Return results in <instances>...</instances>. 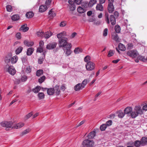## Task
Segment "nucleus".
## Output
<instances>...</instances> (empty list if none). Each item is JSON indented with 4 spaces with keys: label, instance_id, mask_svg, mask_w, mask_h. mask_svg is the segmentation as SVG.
Listing matches in <instances>:
<instances>
[{
    "label": "nucleus",
    "instance_id": "nucleus-1",
    "mask_svg": "<svg viewBox=\"0 0 147 147\" xmlns=\"http://www.w3.org/2000/svg\"><path fill=\"white\" fill-rule=\"evenodd\" d=\"M66 33L63 31L57 34L58 39V42L59 47H65L69 44L67 42V38L66 37Z\"/></svg>",
    "mask_w": 147,
    "mask_h": 147
},
{
    "label": "nucleus",
    "instance_id": "nucleus-2",
    "mask_svg": "<svg viewBox=\"0 0 147 147\" xmlns=\"http://www.w3.org/2000/svg\"><path fill=\"white\" fill-rule=\"evenodd\" d=\"M144 113L142 109V107L140 105L136 106L134 108L133 110L131 113V116L133 118H135L138 115H141Z\"/></svg>",
    "mask_w": 147,
    "mask_h": 147
},
{
    "label": "nucleus",
    "instance_id": "nucleus-3",
    "mask_svg": "<svg viewBox=\"0 0 147 147\" xmlns=\"http://www.w3.org/2000/svg\"><path fill=\"white\" fill-rule=\"evenodd\" d=\"M11 54H9L7 55L5 58V61L8 64L11 61L12 64H14L17 62L18 60V57L15 55L12 57Z\"/></svg>",
    "mask_w": 147,
    "mask_h": 147
},
{
    "label": "nucleus",
    "instance_id": "nucleus-4",
    "mask_svg": "<svg viewBox=\"0 0 147 147\" xmlns=\"http://www.w3.org/2000/svg\"><path fill=\"white\" fill-rule=\"evenodd\" d=\"M1 125L2 127H5V129L6 130H9L13 129V124L12 122H3L1 123Z\"/></svg>",
    "mask_w": 147,
    "mask_h": 147
},
{
    "label": "nucleus",
    "instance_id": "nucleus-5",
    "mask_svg": "<svg viewBox=\"0 0 147 147\" xmlns=\"http://www.w3.org/2000/svg\"><path fill=\"white\" fill-rule=\"evenodd\" d=\"M126 55L132 58H136L138 55V51L136 50H129L126 52Z\"/></svg>",
    "mask_w": 147,
    "mask_h": 147
},
{
    "label": "nucleus",
    "instance_id": "nucleus-6",
    "mask_svg": "<svg viewBox=\"0 0 147 147\" xmlns=\"http://www.w3.org/2000/svg\"><path fill=\"white\" fill-rule=\"evenodd\" d=\"M72 47L70 43H69L67 45V47L66 48H64L63 50L64 53H65V56L67 57L70 55L72 51L71 50Z\"/></svg>",
    "mask_w": 147,
    "mask_h": 147
},
{
    "label": "nucleus",
    "instance_id": "nucleus-7",
    "mask_svg": "<svg viewBox=\"0 0 147 147\" xmlns=\"http://www.w3.org/2000/svg\"><path fill=\"white\" fill-rule=\"evenodd\" d=\"M85 67L87 70L91 71L94 70L95 67V64L92 61H89L85 65Z\"/></svg>",
    "mask_w": 147,
    "mask_h": 147
},
{
    "label": "nucleus",
    "instance_id": "nucleus-8",
    "mask_svg": "<svg viewBox=\"0 0 147 147\" xmlns=\"http://www.w3.org/2000/svg\"><path fill=\"white\" fill-rule=\"evenodd\" d=\"M82 144L84 147H91L94 145V143L92 140L86 139L83 141Z\"/></svg>",
    "mask_w": 147,
    "mask_h": 147
},
{
    "label": "nucleus",
    "instance_id": "nucleus-9",
    "mask_svg": "<svg viewBox=\"0 0 147 147\" xmlns=\"http://www.w3.org/2000/svg\"><path fill=\"white\" fill-rule=\"evenodd\" d=\"M5 67L6 68L8 67L7 70L8 72L11 75H14L16 73L15 69L13 66H10L9 67V65H6Z\"/></svg>",
    "mask_w": 147,
    "mask_h": 147
},
{
    "label": "nucleus",
    "instance_id": "nucleus-10",
    "mask_svg": "<svg viewBox=\"0 0 147 147\" xmlns=\"http://www.w3.org/2000/svg\"><path fill=\"white\" fill-rule=\"evenodd\" d=\"M57 45L56 42H53L48 44L46 46L47 49L49 50H51L55 48Z\"/></svg>",
    "mask_w": 147,
    "mask_h": 147
},
{
    "label": "nucleus",
    "instance_id": "nucleus-11",
    "mask_svg": "<svg viewBox=\"0 0 147 147\" xmlns=\"http://www.w3.org/2000/svg\"><path fill=\"white\" fill-rule=\"evenodd\" d=\"M84 88H83L82 84H81L80 83H79L76 85H75L74 87V89L75 91H79L81 89H82Z\"/></svg>",
    "mask_w": 147,
    "mask_h": 147
},
{
    "label": "nucleus",
    "instance_id": "nucleus-12",
    "mask_svg": "<svg viewBox=\"0 0 147 147\" xmlns=\"http://www.w3.org/2000/svg\"><path fill=\"white\" fill-rule=\"evenodd\" d=\"M24 125V123L22 122L18 123L16 124L13 125V129H17L23 127Z\"/></svg>",
    "mask_w": 147,
    "mask_h": 147
},
{
    "label": "nucleus",
    "instance_id": "nucleus-13",
    "mask_svg": "<svg viewBox=\"0 0 147 147\" xmlns=\"http://www.w3.org/2000/svg\"><path fill=\"white\" fill-rule=\"evenodd\" d=\"M54 89V93H55L57 95H59L60 93L59 86L58 85H56Z\"/></svg>",
    "mask_w": 147,
    "mask_h": 147
},
{
    "label": "nucleus",
    "instance_id": "nucleus-14",
    "mask_svg": "<svg viewBox=\"0 0 147 147\" xmlns=\"http://www.w3.org/2000/svg\"><path fill=\"white\" fill-rule=\"evenodd\" d=\"M47 9L46 5H42L40 6L39 11L40 12H43L45 11Z\"/></svg>",
    "mask_w": 147,
    "mask_h": 147
},
{
    "label": "nucleus",
    "instance_id": "nucleus-15",
    "mask_svg": "<svg viewBox=\"0 0 147 147\" xmlns=\"http://www.w3.org/2000/svg\"><path fill=\"white\" fill-rule=\"evenodd\" d=\"M107 9L109 13H112L114 9L113 4H108Z\"/></svg>",
    "mask_w": 147,
    "mask_h": 147
},
{
    "label": "nucleus",
    "instance_id": "nucleus-16",
    "mask_svg": "<svg viewBox=\"0 0 147 147\" xmlns=\"http://www.w3.org/2000/svg\"><path fill=\"white\" fill-rule=\"evenodd\" d=\"M132 108L131 107H127L124 110V112L125 114H128L131 113L132 111Z\"/></svg>",
    "mask_w": 147,
    "mask_h": 147
},
{
    "label": "nucleus",
    "instance_id": "nucleus-17",
    "mask_svg": "<svg viewBox=\"0 0 147 147\" xmlns=\"http://www.w3.org/2000/svg\"><path fill=\"white\" fill-rule=\"evenodd\" d=\"M20 30H22L23 32H26L29 29L28 27H27V25L26 24L22 26L20 28Z\"/></svg>",
    "mask_w": 147,
    "mask_h": 147
},
{
    "label": "nucleus",
    "instance_id": "nucleus-18",
    "mask_svg": "<svg viewBox=\"0 0 147 147\" xmlns=\"http://www.w3.org/2000/svg\"><path fill=\"white\" fill-rule=\"evenodd\" d=\"M47 92L48 95H53L54 93V88H48Z\"/></svg>",
    "mask_w": 147,
    "mask_h": 147
},
{
    "label": "nucleus",
    "instance_id": "nucleus-19",
    "mask_svg": "<svg viewBox=\"0 0 147 147\" xmlns=\"http://www.w3.org/2000/svg\"><path fill=\"white\" fill-rule=\"evenodd\" d=\"M110 19L111 24L112 25H114L115 24V18L114 16L113 15L110 16Z\"/></svg>",
    "mask_w": 147,
    "mask_h": 147
},
{
    "label": "nucleus",
    "instance_id": "nucleus-20",
    "mask_svg": "<svg viewBox=\"0 0 147 147\" xmlns=\"http://www.w3.org/2000/svg\"><path fill=\"white\" fill-rule=\"evenodd\" d=\"M141 145L144 146L147 143V137H142L141 140Z\"/></svg>",
    "mask_w": 147,
    "mask_h": 147
},
{
    "label": "nucleus",
    "instance_id": "nucleus-21",
    "mask_svg": "<svg viewBox=\"0 0 147 147\" xmlns=\"http://www.w3.org/2000/svg\"><path fill=\"white\" fill-rule=\"evenodd\" d=\"M52 35V33L50 31H47L44 33V37L46 38H48Z\"/></svg>",
    "mask_w": 147,
    "mask_h": 147
},
{
    "label": "nucleus",
    "instance_id": "nucleus-22",
    "mask_svg": "<svg viewBox=\"0 0 147 147\" xmlns=\"http://www.w3.org/2000/svg\"><path fill=\"white\" fill-rule=\"evenodd\" d=\"M102 4H97L96 7V9L97 10H99L100 11H102L103 10V8L101 5Z\"/></svg>",
    "mask_w": 147,
    "mask_h": 147
},
{
    "label": "nucleus",
    "instance_id": "nucleus-23",
    "mask_svg": "<svg viewBox=\"0 0 147 147\" xmlns=\"http://www.w3.org/2000/svg\"><path fill=\"white\" fill-rule=\"evenodd\" d=\"M82 51V49L79 47H77L75 48L74 51V53L76 54H78L80 53H81Z\"/></svg>",
    "mask_w": 147,
    "mask_h": 147
},
{
    "label": "nucleus",
    "instance_id": "nucleus-24",
    "mask_svg": "<svg viewBox=\"0 0 147 147\" xmlns=\"http://www.w3.org/2000/svg\"><path fill=\"white\" fill-rule=\"evenodd\" d=\"M96 0H90L88 4V6L89 7H92L96 4Z\"/></svg>",
    "mask_w": 147,
    "mask_h": 147
},
{
    "label": "nucleus",
    "instance_id": "nucleus-25",
    "mask_svg": "<svg viewBox=\"0 0 147 147\" xmlns=\"http://www.w3.org/2000/svg\"><path fill=\"white\" fill-rule=\"evenodd\" d=\"M34 51V49L30 47L28 49L27 51V55H30Z\"/></svg>",
    "mask_w": 147,
    "mask_h": 147
},
{
    "label": "nucleus",
    "instance_id": "nucleus-26",
    "mask_svg": "<svg viewBox=\"0 0 147 147\" xmlns=\"http://www.w3.org/2000/svg\"><path fill=\"white\" fill-rule=\"evenodd\" d=\"M24 45L27 46H32L34 45V42H29L27 40H24Z\"/></svg>",
    "mask_w": 147,
    "mask_h": 147
},
{
    "label": "nucleus",
    "instance_id": "nucleus-27",
    "mask_svg": "<svg viewBox=\"0 0 147 147\" xmlns=\"http://www.w3.org/2000/svg\"><path fill=\"white\" fill-rule=\"evenodd\" d=\"M118 47L119 49L122 51H124L126 49V48L125 46L121 43L119 44Z\"/></svg>",
    "mask_w": 147,
    "mask_h": 147
},
{
    "label": "nucleus",
    "instance_id": "nucleus-28",
    "mask_svg": "<svg viewBox=\"0 0 147 147\" xmlns=\"http://www.w3.org/2000/svg\"><path fill=\"white\" fill-rule=\"evenodd\" d=\"M34 13L30 11L27 13L26 14V17L27 18H32L34 16Z\"/></svg>",
    "mask_w": 147,
    "mask_h": 147
},
{
    "label": "nucleus",
    "instance_id": "nucleus-29",
    "mask_svg": "<svg viewBox=\"0 0 147 147\" xmlns=\"http://www.w3.org/2000/svg\"><path fill=\"white\" fill-rule=\"evenodd\" d=\"M95 134L96 133L95 131H92L88 135V137L89 138H93L95 136Z\"/></svg>",
    "mask_w": 147,
    "mask_h": 147
},
{
    "label": "nucleus",
    "instance_id": "nucleus-30",
    "mask_svg": "<svg viewBox=\"0 0 147 147\" xmlns=\"http://www.w3.org/2000/svg\"><path fill=\"white\" fill-rule=\"evenodd\" d=\"M68 7L70 11H74L76 9V6L75 5H68Z\"/></svg>",
    "mask_w": 147,
    "mask_h": 147
},
{
    "label": "nucleus",
    "instance_id": "nucleus-31",
    "mask_svg": "<svg viewBox=\"0 0 147 147\" xmlns=\"http://www.w3.org/2000/svg\"><path fill=\"white\" fill-rule=\"evenodd\" d=\"M40 89L41 87L40 86H37L33 89L32 90V91L36 93L38 92Z\"/></svg>",
    "mask_w": 147,
    "mask_h": 147
},
{
    "label": "nucleus",
    "instance_id": "nucleus-32",
    "mask_svg": "<svg viewBox=\"0 0 147 147\" xmlns=\"http://www.w3.org/2000/svg\"><path fill=\"white\" fill-rule=\"evenodd\" d=\"M142 109L143 111H147V103L146 102H144L142 104Z\"/></svg>",
    "mask_w": 147,
    "mask_h": 147
},
{
    "label": "nucleus",
    "instance_id": "nucleus-33",
    "mask_svg": "<svg viewBox=\"0 0 147 147\" xmlns=\"http://www.w3.org/2000/svg\"><path fill=\"white\" fill-rule=\"evenodd\" d=\"M23 48L22 47H20L16 50L15 52L16 55H18L21 52Z\"/></svg>",
    "mask_w": 147,
    "mask_h": 147
},
{
    "label": "nucleus",
    "instance_id": "nucleus-34",
    "mask_svg": "<svg viewBox=\"0 0 147 147\" xmlns=\"http://www.w3.org/2000/svg\"><path fill=\"white\" fill-rule=\"evenodd\" d=\"M11 18L13 20L15 21L19 20L20 17L18 15H14L11 17Z\"/></svg>",
    "mask_w": 147,
    "mask_h": 147
},
{
    "label": "nucleus",
    "instance_id": "nucleus-35",
    "mask_svg": "<svg viewBox=\"0 0 147 147\" xmlns=\"http://www.w3.org/2000/svg\"><path fill=\"white\" fill-rule=\"evenodd\" d=\"M77 10L78 12L80 13H83L85 11V9L80 6L78 7Z\"/></svg>",
    "mask_w": 147,
    "mask_h": 147
},
{
    "label": "nucleus",
    "instance_id": "nucleus-36",
    "mask_svg": "<svg viewBox=\"0 0 147 147\" xmlns=\"http://www.w3.org/2000/svg\"><path fill=\"white\" fill-rule=\"evenodd\" d=\"M115 29L116 32L117 33H119L120 32L121 28L120 26L118 25H116L115 27Z\"/></svg>",
    "mask_w": 147,
    "mask_h": 147
},
{
    "label": "nucleus",
    "instance_id": "nucleus-37",
    "mask_svg": "<svg viewBox=\"0 0 147 147\" xmlns=\"http://www.w3.org/2000/svg\"><path fill=\"white\" fill-rule=\"evenodd\" d=\"M134 146L136 147H139L141 145V142L140 140H136L134 143Z\"/></svg>",
    "mask_w": 147,
    "mask_h": 147
},
{
    "label": "nucleus",
    "instance_id": "nucleus-38",
    "mask_svg": "<svg viewBox=\"0 0 147 147\" xmlns=\"http://www.w3.org/2000/svg\"><path fill=\"white\" fill-rule=\"evenodd\" d=\"M43 71L42 69L38 70L36 72V75L38 76H40L43 74Z\"/></svg>",
    "mask_w": 147,
    "mask_h": 147
},
{
    "label": "nucleus",
    "instance_id": "nucleus-39",
    "mask_svg": "<svg viewBox=\"0 0 147 147\" xmlns=\"http://www.w3.org/2000/svg\"><path fill=\"white\" fill-rule=\"evenodd\" d=\"M89 81V80L87 79H84L82 82L81 84H82L83 88H84L85 86L87 84V83Z\"/></svg>",
    "mask_w": 147,
    "mask_h": 147
},
{
    "label": "nucleus",
    "instance_id": "nucleus-40",
    "mask_svg": "<svg viewBox=\"0 0 147 147\" xmlns=\"http://www.w3.org/2000/svg\"><path fill=\"white\" fill-rule=\"evenodd\" d=\"M52 9L50 10L49 12V14L50 17L53 18L55 16L56 14L54 12L52 11Z\"/></svg>",
    "mask_w": 147,
    "mask_h": 147
},
{
    "label": "nucleus",
    "instance_id": "nucleus-41",
    "mask_svg": "<svg viewBox=\"0 0 147 147\" xmlns=\"http://www.w3.org/2000/svg\"><path fill=\"white\" fill-rule=\"evenodd\" d=\"M38 98L40 99H42L44 98L45 95L42 92H39L38 94Z\"/></svg>",
    "mask_w": 147,
    "mask_h": 147
},
{
    "label": "nucleus",
    "instance_id": "nucleus-42",
    "mask_svg": "<svg viewBox=\"0 0 147 147\" xmlns=\"http://www.w3.org/2000/svg\"><path fill=\"white\" fill-rule=\"evenodd\" d=\"M125 115L124 113L121 111H119L118 112V116L120 118H123Z\"/></svg>",
    "mask_w": 147,
    "mask_h": 147
},
{
    "label": "nucleus",
    "instance_id": "nucleus-43",
    "mask_svg": "<svg viewBox=\"0 0 147 147\" xmlns=\"http://www.w3.org/2000/svg\"><path fill=\"white\" fill-rule=\"evenodd\" d=\"M107 127V125L105 124H103L100 127V129L102 131H105Z\"/></svg>",
    "mask_w": 147,
    "mask_h": 147
},
{
    "label": "nucleus",
    "instance_id": "nucleus-44",
    "mask_svg": "<svg viewBox=\"0 0 147 147\" xmlns=\"http://www.w3.org/2000/svg\"><path fill=\"white\" fill-rule=\"evenodd\" d=\"M91 60V57L89 56H87L85 57L84 58V61L87 63L90 61Z\"/></svg>",
    "mask_w": 147,
    "mask_h": 147
},
{
    "label": "nucleus",
    "instance_id": "nucleus-45",
    "mask_svg": "<svg viewBox=\"0 0 147 147\" xmlns=\"http://www.w3.org/2000/svg\"><path fill=\"white\" fill-rule=\"evenodd\" d=\"M36 34L38 36L44 37V33L41 31L38 32Z\"/></svg>",
    "mask_w": 147,
    "mask_h": 147
},
{
    "label": "nucleus",
    "instance_id": "nucleus-46",
    "mask_svg": "<svg viewBox=\"0 0 147 147\" xmlns=\"http://www.w3.org/2000/svg\"><path fill=\"white\" fill-rule=\"evenodd\" d=\"M113 39L117 42H119V40L118 35L116 34H115L114 36Z\"/></svg>",
    "mask_w": 147,
    "mask_h": 147
},
{
    "label": "nucleus",
    "instance_id": "nucleus-47",
    "mask_svg": "<svg viewBox=\"0 0 147 147\" xmlns=\"http://www.w3.org/2000/svg\"><path fill=\"white\" fill-rule=\"evenodd\" d=\"M45 76H43L40 77L38 79V82L40 83H42L45 80Z\"/></svg>",
    "mask_w": 147,
    "mask_h": 147
},
{
    "label": "nucleus",
    "instance_id": "nucleus-48",
    "mask_svg": "<svg viewBox=\"0 0 147 147\" xmlns=\"http://www.w3.org/2000/svg\"><path fill=\"white\" fill-rule=\"evenodd\" d=\"M7 10L9 12H11L12 10V6L10 5H8L6 7Z\"/></svg>",
    "mask_w": 147,
    "mask_h": 147
},
{
    "label": "nucleus",
    "instance_id": "nucleus-49",
    "mask_svg": "<svg viewBox=\"0 0 147 147\" xmlns=\"http://www.w3.org/2000/svg\"><path fill=\"white\" fill-rule=\"evenodd\" d=\"M26 71L27 73H30L31 72L32 69L30 66H28L27 67L26 69Z\"/></svg>",
    "mask_w": 147,
    "mask_h": 147
},
{
    "label": "nucleus",
    "instance_id": "nucleus-50",
    "mask_svg": "<svg viewBox=\"0 0 147 147\" xmlns=\"http://www.w3.org/2000/svg\"><path fill=\"white\" fill-rule=\"evenodd\" d=\"M114 51L112 50H110L108 53V56L109 57L113 56L114 54Z\"/></svg>",
    "mask_w": 147,
    "mask_h": 147
},
{
    "label": "nucleus",
    "instance_id": "nucleus-51",
    "mask_svg": "<svg viewBox=\"0 0 147 147\" xmlns=\"http://www.w3.org/2000/svg\"><path fill=\"white\" fill-rule=\"evenodd\" d=\"M30 131V129H27L25 130H24L22 133V135H25L29 133Z\"/></svg>",
    "mask_w": 147,
    "mask_h": 147
},
{
    "label": "nucleus",
    "instance_id": "nucleus-52",
    "mask_svg": "<svg viewBox=\"0 0 147 147\" xmlns=\"http://www.w3.org/2000/svg\"><path fill=\"white\" fill-rule=\"evenodd\" d=\"M105 20L107 22V24H109L110 23V22L109 18V14L107 13H106L105 14Z\"/></svg>",
    "mask_w": 147,
    "mask_h": 147
},
{
    "label": "nucleus",
    "instance_id": "nucleus-53",
    "mask_svg": "<svg viewBox=\"0 0 147 147\" xmlns=\"http://www.w3.org/2000/svg\"><path fill=\"white\" fill-rule=\"evenodd\" d=\"M112 124V121L111 120H110L107 121L105 124V125H107V127L111 125Z\"/></svg>",
    "mask_w": 147,
    "mask_h": 147
},
{
    "label": "nucleus",
    "instance_id": "nucleus-54",
    "mask_svg": "<svg viewBox=\"0 0 147 147\" xmlns=\"http://www.w3.org/2000/svg\"><path fill=\"white\" fill-rule=\"evenodd\" d=\"M107 33H108V29L107 28H106L104 30L103 35V36H106L107 35Z\"/></svg>",
    "mask_w": 147,
    "mask_h": 147
},
{
    "label": "nucleus",
    "instance_id": "nucleus-55",
    "mask_svg": "<svg viewBox=\"0 0 147 147\" xmlns=\"http://www.w3.org/2000/svg\"><path fill=\"white\" fill-rule=\"evenodd\" d=\"M32 114L33 113L32 112H30L26 115V116L25 117V119H28L32 115Z\"/></svg>",
    "mask_w": 147,
    "mask_h": 147
},
{
    "label": "nucleus",
    "instance_id": "nucleus-56",
    "mask_svg": "<svg viewBox=\"0 0 147 147\" xmlns=\"http://www.w3.org/2000/svg\"><path fill=\"white\" fill-rule=\"evenodd\" d=\"M68 2L69 3V5H75V0H69Z\"/></svg>",
    "mask_w": 147,
    "mask_h": 147
},
{
    "label": "nucleus",
    "instance_id": "nucleus-57",
    "mask_svg": "<svg viewBox=\"0 0 147 147\" xmlns=\"http://www.w3.org/2000/svg\"><path fill=\"white\" fill-rule=\"evenodd\" d=\"M127 49H131L133 47V45L132 43H129L127 45Z\"/></svg>",
    "mask_w": 147,
    "mask_h": 147
},
{
    "label": "nucleus",
    "instance_id": "nucleus-58",
    "mask_svg": "<svg viewBox=\"0 0 147 147\" xmlns=\"http://www.w3.org/2000/svg\"><path fill=\"white\" fill-rule=\"evenodd\" d=\"M27 79V77H26V76H22V77L21 78V80L22 82L25 81H26Z\"/></svg>",
    "mask_w": 147,
    "mask_h": 147
},
{
    "label": "nucleus",
    "instance_id": "nucleus-59",
    "mask_svg": "<svg viewBox=\"0 0 147 147\" xmlns=\"http://www.w3.org/2000/svg\"><path fill=\"white\" fill-rule=\"evenodd\" d=\"M85 120H83L81 122H80L78 124V125L76 126V127H78L82 125L85 122Z\"/></svg>",
    "mask_w": 147,
    "mask_h": 147
},
{
    "label": "nucleus",
    "instance_id": "nucleus-60",
    "mask_svg": "<svg viewBox=\"0 0 147 147\" xmlns=\"http://www.w3.org/2000/svg\"><path fill=\"white\" fill-rule=\"evenodd\" d=\"M101 92H99L98 93H97L95 96V98L94 99V101H95L97 99V98L101 94Z\"/></svg>",
    "mask_w": 147,
    "mask_h": 147
},
{
    "label": "nucleus",
    "instance_id": "nucleus-61",
    "mask_svg": "<svg viewBox=\"0 0 147 147\" xmlns=\"http://www.w3.org/2000/svg\"><path fill=\"white\" fill-rule=\"evenodd\" d=\"M43 51V48L39 47L38 48L37 50V52L41 53Z\"/></svg>",
    "mask_w": 147,
    "mask_h": 147
},
{
    "label": "nucleus",
    "instance_id": "nucleus-62",
    "mask_svg": "<svg viewBox=\"0 0 147 147\" xmlns=\"http://www.w3.org/2000/svg\"><path fill=\"white\" fill-rule=\"evenodd\" d=\"M82 1V0H75V3L77 5H80Z\"/></svg>",
    "mask_w": 147,
    "mask_h": 147
},
{
    "label": "nucleus",
    "instance_id": "nucleus-63",
    "mask_svg": "<svg viewBox=\"0 0 147 147\" xmlns=\"http://www.w3.org/2000/svg\"><path fill=\"white\" fill-rule=\"evenodd\" d=\"M44 45V42L43 41H41L39 42V47H40L43 48Z\"/></svg>",
    "mask_w": 147,
    "mask_h": 147
},
{
    "label": "nucleus",
    "instance_id": "nucleus-64",
    "mask_svg": "<svg viewBox=\"0 0 147 147\" xmlns=\"http://www.w3.org/2000/svg\"><path fill=\"white\" fill-rule=\"evenodd\" d=\"M66 23L65 22L63 21L61 22L60 24V26L61 27H63L65 26Z\"/></svg>",
    "mask_w": 147,
    "mask_h": 147
}]
</instances>
